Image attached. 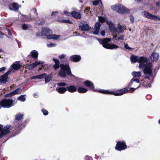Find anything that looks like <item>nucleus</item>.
Here are the masks:
<instances>
[{"label":"nucleus","mask_w":160,"mask_h":160,"mask_svg":"<svg viewBox=\"0 0 160 160\" xmlns=\"http://www.w3.org/2000/svg\"><path fill=\"white\" fill-rule=\"evenodd\" d=\"M130 60L132 63H135L138 62L139 63L138 66L139 68L141 69L144 67L143 72L145 75V78L149 79L150 76L152 74V65L151 63H147V58L142 57H139L132 55L131 57Z\"/></svg>","instance_id":"f257e3e1"},{"label":"nucleus","mask_w":160,"mask_h":160,"mask_svg":"<svg viewBox=\"0 0 160 160\" xmlns=\"http://www.w3.org/2000/svg\"><path fill=\"white\" fill-rule=\"evenodd\" d=\"M41 36H47L50 39H57L61 37L60 35L52 34V31L48 28H42L41 32Z\"/></svg>","instance_id":"f03ea898"},{"label":"nucleus","mask_w":160,"mask_h":160,"mask_svg":"<svg viewBox=\"0 0 160 160\" xmlns=\"http://www.w3.org/2000/svg\"><path fill=\"white\" fill-rule=\"evenodd\" d=\"M61 70L59 72V75L60 76L65 78L67 75L70 76H73L70 70L69 65L68 64L65 65L63 64L61 65Z\"/></svg>","instance_id":"7ed1b4c3"},{"label":"nucleus","mask_w":160,"mask_h":160,"mask_svg":"<svg viewBox=\"0 0 160 160\" xmlns=\"http://www.w3.org/2000/svg\"><path fill=\"white\" fill-rule=\"evenodd\" d=\"M110 41V39L109 38H105L103 39H100L99 40L100 43L103 47L108 49H116L119 48V46L115 44H110L108 43Z\"/></svg>","instance_id":"20e7f679"},{"label":"nucleus","mask_w":160,"mask_h":160,"mask_svg":"<svg viewBox=\"0 0 160 160\" xmlns=\"http://www.w3.org/2000/svg\"><path fill=\"white\" fill-rule=\"evenodd\" d=\"M111 8L113 10L120 13L123 14L129 12V9L121 4H117L115 5L112 6Z\"/></svg>","instance_id":"39448f33"},{"label":"nucleus","mask_w":160,"mask_h":160,"mask_svg":"<svg viewBox=\"0 0 160 160\" xmlns=\"http://www.w3.org/2000/svg\"><path fill=\"white\" fill-rule=\"evenodd\" d=\"M128 91V90L127 88H125L122 89H120L119 91V92L115 93L113 91H110L106 90H99L98 92H100L109 94H113L115 96H120L124 94L127 92Z\"/></svg>","instance_id":"423d86ee"},{"label":"nucleus","mask_w":160,"mask_h":160,"mask_svg":"<svg viewBox=\"0 0 160 160\" xmlns=\"http://www.w3.org/2000/svg\"><path fill=\"white\" fill-rule=\"evenodd\" d=\"M12 99H4L0 102L1 106L4 108H9L14 106L15 103Z\"/></svg>","instance_id":"0eeeda50"},{"label":"nucleus","mask_w":160,"mask_h":160,"mask_svg":"<svg viewBox=\"0 0 160 160\" xmlns=\"http://www.w3.org/2000/svg\"><path fill=\"white\" fill-rule=\"evenodd\" d=\"M11 126L9 125L3 128L2 126L0 124V139L10 132L9 129Z\"/></svg>","instance_id":"6e6552de"},{"label":"nucleus","mask_w":160,"mask_h":160,"mask_svg":"<svg viewBox=\"0 0 160 160\" xmlns=\"http://www.w3.org/2000/svg\"><path fill=\"white\" fill-rule=\"evenodd\" d=\"M141 15L144 17L149 19L153 20L154 21H159L160 18L154 15H152L147 11H144L142 12Z\"/></svg>","instance_id":"1a4fd4ad"},{"label":"nucleus","mask_w":160,"mask_h":160,"mask_svg":"<svg viewBox=\"0 0 160 160\" xmlns=\"http://www.w3.org/2000/svg\"><path fill=\"white\" fill-rule=\"evenodd\" d=\"M127 146L123 142L118 141L117 142L115 148L118 151H121L126 149Z\"/></svg>","instance_id":"9d476101"},{"label":"nucleus","mask_w":160,"mask_h":160,"mask_svg":"<svg viewBox=\"0 0 160 160\" xmlns=\"http://www.w3.org/2000/svg\"><path fill=\"white\" fill-rule=\"evenodd\" d=\"M79 29L82 31H88L89 30V28L88 23L86 22H82L80 23Z\"/></svg>","instance_id":"9b49d317"},{"label":"nucleus","mask_w":160,"mask_h":160,"mask_svg":"<svg viewBox=\"0 0 160 160\" xmlns=\"http://www.w3.org/2000/svg\"><path fill=\"white\" fill-rule=\"evenodd\" d=\"M107 23L109 26L110 31L114 33H116V28L115 27L114 24L110 21H107Z\"/></svg>","instance_id":"f8f14e48"},{"label":"nucleus","mask_w":160,"mask_h":160,"mask_svg":"<svg viewBox=\"0 0 160 160\" xmlns=\"http://www.w3.org/2000/svg\"><path fill=\"white\" fill-rule=\"evenodd\" d=\"M22 92V89L20 88H18L17 89L13 91V92L7 94L6 96L7 97H11L12 96L17 94H20Z\"/></svg>","instance_id":"ddd939ff"},{"label":"nucleus","mask_w":160,"mask_h":160,"mask_svg":"<svg viewBox=\"0 0 160 160\" xmlns=\"http://www.w3.org/2000/svg\"><path fill=\"white\" fill-rule=\"evenodd\" d=\"M159 58L158 53L156 52H153L151 56L150 59L152 62L156 61L158 60Z\"/></svg>","instance_id":"4468645a"},{"label":"nucleus","mask_w":160,"mask_h":160,"mask_svg":"<svg viewBox=\"0 0 160 160\" xmlns=\"http://www.w3.org/2000/svg\"><path fill=\"white\" fill-rule=\"evenodd\" d=\"M70 60L73 62H78L81 59V57L78 55H73L70 58Z\"/></svg>","instance_id":"2eb2a0df"},{"label":"nucleus","mask_w":160,"mask_h":160,"mask_svg":"<svg viewBox=\"0 0 160 160\" xmlns=\"http://www.w3.org/2000/svg\"><path fill=\"white\" fill-rule=\"evenodd\" d=\"M101 24L99 22L96 23L95 27L93 32V33L94 34H98L99 31Z\"/></svg>","instance_id":"dca6fc26"},{"label":"nucleus","mask_w":160,"mask_h":160,"mask_svg":"<svg viewBox=\"0 0 160 160\" xmlns=\"http://www.w3.org/2000/svg\"><path fill=\"white\" fill-rule=\"evenodd\" d=\"M20 62H17L13 63L12 65V68L15 70L18 69L21 67V65L20 64Z\"/></svg>","instance_id":"f3484780"},{"label":"nucleus","mask_w":160,"mask_h":160,"mask_svg":"<svg viewBox=\"0 0 160 160\" xmlns=\"http://www.w3.org/2000/svg\"><path fill=\"white\" fill-rule=\"evenodd\" d=\"M71 14L74 18L79 19L81 18V15L79 12H78L76 11L72 12L71 13Z\"/></svg>","instance_id":"a211bd4d"},{"label":"nucleus","mask_w":160,"mask_h":160,"mask_svg":"<svg viewBox=\"0 0 160 160\" xmlns=\"http://www.w3.org/2000/svg\"><path fill=\"white\" fill-rule=\"evenodd\" d=\"M38 52L36 50H34L31 52L30 54L28 56V57L31 56L34 58H37L38 56Z\"/></svg>","instance_id":"6ab92c4d"},{"label":"nucleus","mask_w":160,"mask_h":160,"mask_svg":"<svg viewBox=\"0 0 160 160\" xmlns=\"http://www.w3.org/2000/svg\"><path fill=\"white\" fill-rule=\"evenodd\" d=\"M67 89L68 92H73L77 91V88L76 86L72 85H71L70 86L68 87Z\"/></svg>","instance_id":"aec40b11"},{"label":"nucleus","mask_w":160,"mask_h":160,"mask_svg":"<svg viewBox=\"0 0 160 160\" xmlns=\"http://www.w3.org/2000/svg\"><path fill=\"white\" fill-rule=\"evenodd\" d=\"M84 84L87 86L93 89L94 88L93 83L89 81H86L84 82Z\"/></svg>","instance_id":"412c9836"},{"label":"nucleus","mask_w":160,"mask_h":160,"mask_svg":"<svg viewBox=\"0 0 160 160\" xmlns=\"http://www.w3.org/2000/svg\"><path fill=\"white\" fill-rule=\"evenodd\" d=\"M56 90L57 92L60 93H64L67 90V88L64 87L57 88Z\"/></svg>","instance_id":"4be33fe9"},{"label":"nucleus","mask_w":160,"mask_h":160,"mask_svg":"<svg viewBox=\"0 0 160 160\" xmlns=\"http://www.w3.org/2000/svg\"><path fill=\"white\" fill-rule=\"evenodd\" d=\"M124 27V26L119 25L116 28V33H120L123 31V29Z\"/></svg>","instance_id":"5701e85b"},{"label":"nucleus","mask_w":160,"mask_h":160,"mask_svg":"<svg viewBox=\"0 0 160 160\" xmlns=\"http://www.w3.org/2000/svg\"><path fill=\"white\" fill-rule=\"evenodd\" d=\"M54 62L55 63V64L53 65V68L55 70L58 68L60 67L59 61L57 59L54 58L53 59Z\"/></svg>","instance_id":"b1692460"},{"label":"nucleus","mask_w":160,"mask_h":160,"mask_svg":"<svg viewBox=\"0 0 160 160\" xmlns=\"http://www.w3.org/2000/svg\"><path fill=\"white\" fill-rule=\"evenodd\" d=\"M8 77L6 76H5L4 74L3 76L0 77V82L5 83L7 82Z\"/></svg>","instance_id":"393cba45"},{"label":"nucleus","mask_w":160,"mask_h":160,"mask_svg":"<svg viewBox=\"0 0 160 160\" xmlns=\"http://www.w3.org/2000/svg\"><path fill=\"white\" fill-rule=\"evenodd\" d=\"M47 75V74L45 73H43L41 74H40L38 75H36L33 76L32 78L34 79V78H38V79H42L46 77V76Z\"/></svg>","instance_id":"a878e982"},{"label":"nucleus","mask_w":160,"mask_h":160,"mask_svg":"<svg viewBox=\"0 0 160 160\" xmlns=\"http://www.w3.org/2000/svg\"><path fill=\"white\" fill-rule=\"evenodd\" d=\"M132 74L133 78H139L141 76V74L140 72H133Z\"/></svg>","instance_id":"bb28decb"},{"label":"nucleus","mask_w":160,"mask_h":160,"mask_svg":"<svg viewBox=\"0 0 160 160\" xmlns=\"http://www.w3.org/2000/svg\"><path fill=\"white\" fill-rule=\"evenodd\" d=\"M10 6H12L14 11H17L19 8L18 5L16 3H13L12 4L10 5Z\"/></svg>","instance_id":"cd10ccee"},{"label":"nucleus","mask_w":160,"mask_h":160,"mask_svg":"<svg viewBox=\"0 0 160 160\" xmlns=\"http://www.w3.org/2000/svg\"><path fill=\"white\" fill-rule=\"evenodd\" d=\"M78 92L80 93H84L88 91V89L83 88L80 87L78 89Z\"/></svg>","instance_id":"c85d7f7f"},{"label":"nucleus","mask_w":160,"mask_h":160,"mask_svg":"<svg viewBox=\"0 0 160 160\" xmlns=\"http://www.w3.org/2000/svg\"><path fill=\"white\" fill-rule=\"evenodd\" d=\"M45 79V82L47 83L49 82L51 79L52 77L51 75L50 74H49L48 75L46 76V77L44 78Z\"/></svg>","instance_id":"c756f323"},{"label":"nucleus","mask_w":160,"mask_h":160,"mask_svg":"<svg viewBox=\"0 0 160 160\" xmlns=\"http://www.w3.org/2000/svg\"><path fill=\"white\" fill-rule=\"evenodd\" d=\"M36 66V65L35 62L31 64H30V65H28L27 66V68L29 70H31L33 68H34Z\"/></svg>","instance_id":"7c9ffc66"},{"label":"nucleus","mask_w":160,"mask_h":160,"mask_svg":"<svg viewBox=\"0 0 160 160\" xmlns=\"http://www.w3.org/2000/svg\"><path fill=\"white\" fill-rule=\"evenodd\" d=\"M18 99L22 102H24L26 100V98L25 95H22L18 97L17 98Z\"/></svg>","instance_id":"2f4dec72"},{"label":"nucleus","mask_w":160,"mask_h":160,"mask_svg":"<svg viewBox=\"0 0 160 160\" xmlns=\"http://www.w3.org/2000/svg\"><path fill=\"white\" fill-rule=\"evenodd\" d=\"M58 21L59 22H62V23H71V22L68 20H66V19L59 20H58Z\"/></svg>","instance_id":"473e14b6"},{"label":"nucleus","mask_w":160,"mask_h":160,"mask_svg":"<svg viewBox=\"0 0 160 160\" xmlns=\"http://www.w3.org/2000/svg\"><path fill=\"white\" fill-rule=\"evenodd\" d=\"M23 115L21 114H18L16 116V119L17 120H19L22 118Z\"/></svg>","instance_id":"72a5a7b5"},{"label":"nucleus","mask_w":160,"mask_h":160,"mask_svg":"<svg viewBox=\"0 0 160 160\" xmlns=\"http://www.w3.org/2000/svg\"><path fill=\"white\" fill-rule=\"evenodd\" d=\"M134 81L138 83H139V81L138 79H134L133 78L131 79L130 82V84H132Z\"/></svg>","instance_id":"f704fd0d"},{"label":"nucleus","mask_w":160,"mask_h":160,"mask_svg":"<svg viewBox=\"0 0 160 160\" xmlns=\"http://www.w3.org/2000/svg\"><path fill=\"white\" fill-rule=\"evenodd\" d=\"M22 27L23 29L26 30L28 28V25L26 24H23L22 26Z\"/></svg>","instance_id":"c9c22d12"},{"label":"nucleus","mask_w":160,"mask_h":160,"mask_svg":"<svg viewBox=\"0 0 160 160\" xmlns=\"http://www.w3.org/2000/svg\"><path fill=\"white\" fill-rule=\"evenodd\" d=\"M98 19L99 21L101 22H103L105 21V19L104 18L101 16H99L98 17Z\"/></svg>","instance_id":"e433bc0d"},{"label":"nucleus","mask_w":160,"mask_h":160,"mask_svg":"<svg viewBox=\"0 0 160 160\" xmlns=\"http://www.w3.org/2000/svg\"><path fill=\"white\" fill-rule=\"evenodd\" d=\"M57 85L60 86H65L67 85V84L64 82H60L58 83L57 84Z\"/></svg>","instance_id":"4c0bfd02"},{"label":"nucleus","mask_w":160,"mask_h":160,"mask_svg":"<svg viewBox=\"0 0 160 160\" xmlns=\"http://www.w3.org/2000/svg\"><path fill=\"white\" fill-rule=\"evenodd\" d=\"M56 46V44L55 43H50L47 44V46L48 47H55Z\"/></svg>","instance_id":"58836bf2"},{"label":"nucleus","mask_w":160,"mask_h":160,"mask_svg":"<svg viewBox=\"0 0 160 160\" xmlns=\"http://www.w3.org/2000/svg\"><path fill=\"white\" fill-rule=\"evenodd\" d=\"M42 111L43 112V114L45 115H47L48 113V112L47 110L44 109H42Z\"/></svg>","instance_id":"ea45409f"},{"label":"nucleus","mask_w":160,"mask_h":160,"mask_svg":"<svg viewBox=\"0 0 160 160\" xmlns=\"http://www.w3.org/2000/svg\"><path fill=\"white\" fill-rule=\"evenodd\" d=\"M35 62L36 66L39 65L43 64L44 63V62L42 61H40L39 62Z\"/></svg>","instance_id":"a19ab883"},{"label":"nucleus","mask_w":160,"mask_h":160,"mask_svg":"<svg viewBox=\"0 0 160 160\" xmlns=\"http://www.w3.org/2000/svg\"><path fill=\"white\" fill-rule=\"evenodd\" d=\"M92 2V3H93V5H95V6H97L98 4L99 3V2H100V1H99L98 0H97V1L96 0L95 1H93Z\"/></svg>","instance_id":"79ce46f5"},{"label":"nucleus","mask_w":160,"mask_h":160,"mask_svg":"<svg viewBox=\"0 0 160 160\" xmlns=\"http://www.w3.org/2000/svg\"><path fill=\"white\" fill-rule=\"evenodd\" d=\"M124 39V36L123 35H121L120 37L118 38V39H116V40H123Z\"/></svg>","instance_id":"37998d69"},{"label":"nucleus","mask_w":160,"mask_h":160,"mask_svg":"<svg viewBox=\"0 0 160 160\" xmlns=\"http://www.w3.org/2000/svg\"><path fill=\"white\" fill-rule=\"evenodd\" d=\"M124 48L126 49H127L129 50V49L132 48H130V47H129V46H128V44H126L125 43H124Z\"/></svg>","instance_id":"c03bdc74"},{"label":"nucleus","mask_w":160,"mask_h":160,"mask_svg":"<svg viewBox=\"0 0 160 160\" xmlns=\"http://www.w3.org/2000/svg\"><path fill=\"white\" fill-rule=\"evenodd\" d=\"M66 56V55L65 54H62L61 55L59 56V57L60 59H63L65 58Z\"/></svg>","instance_id":"a18cd8bd"},{"label":"nucleus","mask_w":160,"mask_h":160,"mask_svg":"<svg viewBox=\"0 0 160 160\" xmlns=\"http://www.w3.org/2000/svg\"><path fill=\"white\" fill-rule=\"evenodd\" d=\"M138 86L137 88H131L130 89L131 91V92H133L136 89L138 88Z\"/></svg>","instance_id":"49530a36"},{"label":"nucleus","mask_w":160,"mask_h":160,"mask_svg":"<svg viewBox=\"0 0 160 160\" xmlns=\"http://www.w3.org/2000/svg\"><path fill=\"white\" fill-rule=\"evenodd\" d=\"M85 160H92V158L88 156H86L85 158Z\"/></svg>","instance_id":"de8ad7c7"},{"label":"nucleus","mask_w":160,"mask_h":160,"mask_svg":"<svg viewBox=\"0 0 160 160\" xmlns=\"http://www.w3.org/2000/svg\"><path fill=\"white\" fill-rule=\"evenodd\" d=\"M11 70H9L7 72H6V73H5L4 74L5 76H7L8 77V74L10 73H11Z\"/></svg>","instance_id":"09e8293b"},{"label":"nucleus","mask_w":160,"mask_h":160,"mask_svg":"<svg viewBox=\"0 0 160 160\" xmlns=\"http://www.w3.org/2000/svg\"><path fill=\"white\" fill-rule=\"evenodd\" d=\"M130 20L131 21V22H134V18L132 16H130Z\"/></svg>","instance_id":"8fccbe9b"},{"label":"nucleus","mask_w":160,"mask_h":160,"mask_svg":"<svg viewBox=\"0 0 160 160\" xmlns=\"http://www.w3.org/2000/svg\"><path fill=\"white\" fill-rule=\"evenodd\" d=\"M64 13L67 16H70L71 13L69 12H68L67 11H64Z\"/></svg>","instance_id":"3c124183"},{"label":"nucleus","mask_w":160,"mask_h":160,"mask_svg":"<svg viewBox=\"0 0 160 160\" xmlns=\"http://www.w3.org/2000/svg\"><path fill=\"white\" fill-rule=\"evenodd\" d=\"M6 69V68L4 67L1 68H0V72H1L5 70Z\"/></svg>","instance_id":"603ef678"},{"label":"nucleus","mask_w":160,"mask_h":160,"mask_svg":"<svg viewBox=\"0 0 160 160\" xmlns=\"http://www.w3.org/2000/svg\"><path fill=\"white\" fill-rule=\"evenodd\" d=\"M101 34L102 36H103L105 34V32L104 30H102L101 32Z\"/></svg>","instance_id":"864d4df0"},{"label":"nucleus","mask_w":160,"mask_h":160,"mask_svg":"<svg viewBox=\"0 0 160 160\" xmlns=\"http://www.w3.org/2000/svg\"><path fill=\"white\" fill-rule=\"evenodd\" d=\"M58 13V12H57V11L55 12H52V16H54V15H55L56 14H57Z\"/></svg>","instance_id":"5fc2aeb1"},{"label":"nucleus","mask_w":160,"mask_h":160,"mask_svg":"<svg viewBox=\"0 0 160 160\" xmlns=\"http://www.w3.org/2000/svg\"><path fill=\"white\" fill-rule=\"evenodd\" d=\"M3 34L0 31V38H3Z\"/></svg>","instance_id":"6e6d98bb"},{"label":"nucleus","mask_w":160,"mask_h":160,"mask_svg":"<svg viewBox=\"0 0 160 160\" xmlns=\"http://www.w3.org/2000/svg\"><path fill=\"white\" fill-rule=\"evenodd\" d=\"M33 95L35 98H37L38 96V94L37 93H35L33 94Z\"/></svg>","instance_id":"4d7b16f0"},{"label":"nucleus","mask_w":160,"mask_h":160,"mask_svg":"<svg viewBox=\"0 0 160 160\" xmlns=\"http://www.w3.org/2000/svg\"><path fill=\"white\" fill-rule=\"evenodd\" d=\"M8 35H11L12 33H11V32H10V30H9V29H8Z\"/></svg>","instance_id":"13d9d810"},{"label":"nucleus","mask_w":160,"mask_h":160,"mask_svg":"<svg viewBox=\"0 0 160 160\" xmlns=\"http://www.w3.org/2000/svg\"><path fill=\"white\" fill-rule=\"evenodd\" d=\"M117 37V35L113 36V38L116 40V39H118V38H116Z\"/></svg>","instance_id":"bf43d9fd"},{"label":"nucleus","mask_w":160,"mask_h":160,"mask_svg":"<svg viewBox=\"0 0 160 160\" xmlns=\"http://www.w3.org/2000/svg\"><path fill=\"white\" fill-rule=\"evenodd\" d=\"M151 84L150 83H148V85H147V86H146V87H150L151 86Z\"/></svg>","instance_id":"052dcab7"},{"label":"nucleus","mask_w":160,"mask_h":160,"mask_svg":"<svg viewBox=\"0 0 160 160\" xmlns=\"http://www.w3.org/2000/svg\"><path fill=\"white\" fill-rule=\"evenodd\" d=\"M142 0H135V1L137 2H140Z\"/></svg>","instance_id":"680f3d73"},{"label":"nucleus","mask_w":160,"mask_h":160,"mask_svg":"<svg viewBox=\"0 0 160 160\" xmlns=\"http://www.w3.org/2000/svg\"><path fill=\"white\" fill-rule=\"evenodd\" d=\"M160 3L159 2H157L156 4L157 5H158Z\"/></svg>","instance_id":"e2e57ef3"},{"label":"nucleus","mask_w":160,"mask_h":160,"mask_svg":"<svg viewBox=\"0 0 160 160\" xmlns=\"http://www.w3.org/2000/svg\"><path fill=\"white\" fill-rule=\"evenodd\" d=\"M34 11H35V13L36 15H37V12H36V10L35 9H34Z\"/></svg>","instance_id":"0e129e2a"},{"label":"nucleus","mask_w":160,"mask_h":160,"mask_svg":"<svg viewBox=\"0 0 160 160\" xmlns=\"http://www.w3.org/2000/svg\"><path fill=\"white\" fill-rule=\"evenodd\" d=\"M9 8L11 10H13L12 9V8H11L10 7H9Z\"/></svg>","instance_id":"69168bd1"},{"label":"nucleus","mask_w":160,"mask_h":160,"mask_svg":"<svg viewBox=\"0 0 160 160\" xmlns=\"http://www.w3.org/2000/svg\"><path fill=\"white\" fill-rule=\"evenodd\" d=\"M2 51L1 49L0 48V52H2Z\"/></svg>","instance_id":"338daca9"},{"label":"nucleus","mask_w":160,"mask_h":160,"mask_svg":"<svg viewBox=\"0 0 160 160\" xmlns=\"http://www.w3.org/2000/svg\"><path fill=\"white\" fill-rule=\"evenodd\" d=\"M80 2H82V1H80Z\"/></svg>","instance_id":"774afa93"}]
</instances>
